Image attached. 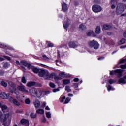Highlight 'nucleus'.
<instances>
[{
  "instance_id": "ddd939ff",
  "label": "nucleus",
  "mask_w": 126,
  "mask_h": 126,
  "mask_svg": "<svg viewBox=\"0 0 126 126\" xmlns=\"http://www.w3.org/2000/svg\"><path fill=\"white\" fill-rule=\"evenodd\" d=\"M18 89L20 90V91H22V92H25L26 93H28V90H26L25 86L23 85H20L18 87Z\"/></svg>"
},
{
  "instance_id": "864d4df0",
  "label": "nucleus",
  "mask_w": 126,
  "mask_h": 126,
  "mask_svg": "<svg viewBox=\"0 0 126 126\" xmlns=\"http://www.w3.org/2000/svg\"><path fill=\"white\" fill-rule=\"evenodd\" d=\"M53 92H57V91H60V89L57 88V89H54L53 90Z\"/></svg>"
},
{
  "instance_id": "7c9ffc66",
  "label": "nucleus",
  "mask_w": 126,
  "mask_h": 126,
  "mask_svg": "<svg viewBox=\"0 0 126 126\" xmlns=\"http://www.w3.org/2000/svg\"><path fill=\"white\" fill-rule=\"evenodd\" d=\"M79 29L81 30H85V29H86V26L83 24H81L79 25Z\"/></svg>"
},
{
  "instance_id": "f8f14e48",
  "label": "nucleus",
  "mask_w": 126,
  "mask_h": 126,
  "mask_svg": "<svg viewBox=\"0 0 126 126\" xmlns=\"http://www.w3.org/2000/svg\"><path fill=\"white\" fill-rule=\"evenodd\" d=\"M20 63L24 65V66H27L29 69H30V67H31V64L27 63L26 61L22 60L20 62Z\"/></svg>"
},
{
  "instance_id": "13d9d810",
  "label": "nucleus",
  "mask_w": 126,
  "mask_h": 126,
  "mask_svg": "<svg viewBox=\"0 0 126 126\" xmlns=\"http://www.w3.org/2000/svg\"><path fill=\"white\" fill-rule=\"evenodd\" d=\"M68 97H73V94L70 93L68 94Z\"/></svg>"
},
{
  "instance_id": "393cba45",
  "label": "nucleus",
  "mask_w": 126,
  "mask_h": 126,
  "mask_svg": "<svg viewBox=\"0 0 126 126\" xmlns=\"http://www.w3.org/2000/svg\"><path fill=\"white\" fill-rule=\"evenodd\" d=\"M103 28L105 30H109V29L112 28V26L110 25L105 24L103 25Z\"/></svg>"
},
{
  "instance_id": "c03bdc74",
  "label": "nucleus",
  "mask_w": 126,
  "mask_h": 126,
  "mask_svg": "<svg viewBox=\"0 0 126 126\" xmlns=\"http://www.w3.org/2000/svg\"><path fill=\"white\" fill-rule=\"evenodd\" d=\"M115 82H116V80H113V79H110L109 80V83L110 84H113V83H115Z\"/></svg>"
},
{
  "instance_id": "09e8293b",
  "label": "nucleus",
  "mask_w": 126,
  "mask_h": 126,
  "mask_svg": "<svg viewBox=\"0 0 126 126\" xmlns=\"http://www.w3.org/2000/svg\"><path fill=\"white\" fill-rule=\"evenodd\" d=\"M122 69H126V63L125 65H122L120 66Z\"/></svg>"
},
{
  "instance_id": "412c9836",
  "label": "nucleus",
  "mask_w": 126,
  "mask_h": 126,
  "mask_svg": "<svg viewBox=\"0 0 126 126\" xmlns=\"http://www.w3.org/2000/svg\"><path fill=\"white\" fill-rule=\"evenodd\" d=\"M3 67H4V68H5L6 69H7V68H8V67L10 66V64L8 62H3Z\"/></svg>"
},
{
  "instance_id": "9b49d317",
  "label": "nucleus",
  "mask_w": 126,
  "mask_h": 126,
  "mask_svg": "<svg viewBox=\"0 0 126 126\" xmlns=\"http://www.w3.org/2000/svg\"><path fill=\"white\" fill-rule=\"evenodd\" d=\"M68 46L70 48H73V49L77 48L78 46V44L76 41L70 42L68 43Z\"/></svg>"
},
{
  "instance_id": "774afa93",
  "label": "nucleus",
  "mask_w": 126,
  "mask_h": 126,
  "mask_svg": "<svg viewBox=\"0 0 126 126\" xmlns=\"http://www.w3.org/2000/svg\"><path fill=\"white\" fill-rule=\"evenodd\" d=\"M45 110H47V111H50V108L49 107V106H46V107L45 108Z\"/></svg>"
},
{
  "instance_id": "79ce46f5",
  "label": "nucleus",
  "mask_w": 126,
  "mask_h": 126,
  "mask_svg": "<svg viewBox=\"0 0 126 126\" xmlns=\"http://www.w3.org/2000/svg\"><path fill=\"white\" fill-rule=\"evenodd\" d=\"M93 33V32L91 31H89L88 32H87V36H90L92 35Z\"/></svg>"
},
{
  "instance_id": "6e6d98bb",
  "label": "nucleus",
  "mask_w": 126,
  "mask_h": 126,
  "mask_svg": "<svg viewBox=\"0 0 126 126\" xmlns=\"http://www.w3.org/2000/svg\"><path fill=\"white\" fill-rule=\"evenodd\" d=\"M123 36L126 39V30L123 33Z\"/></svg>"
},
{
  "instance_id": "6ab92c4d",
  "label": "nucleus",
  "mask_w": 126,
  "mask_h": 126,
  "mask_svg": "<svg viewBox=\"0 0 126 126\" xmlns=\"http://www.w3.org/2000/svg\"><path fill=\"white\" fill-rule=\"evenodd\" d=\"M1 109L2 112H3L4 113H7V112H8L9 111V109L8 107H7V106L5 105H3Z\"/></svg>"
},
{
  "instance_id": "4468645a",
  "label": "nucleus",
  "mask_w": 126,
  "mask_h": 126,
  "mask_svg": "<svg viewBox=\"0 0 126 126\" xmlns=\"http://www.w3.org/2000/svg\"><path fill=\"white\" fill-rule=\"evenodd\" d=\"M62 10L63 12H66L67 10H68V7L67 6V4L65 3H63L62 4Z\"/></svg>"
},
{
  "instance_id": "2eb2a0df",
  "label": "nucleus",
  "mask_w": 126,
  "mask_h": 126,
  "mask_svg": "<svg viewBox=\"0 0 126 126\" xmlns=\"http://www.w3.org/2000/svg\"><path fill=\"white\" fill-rule=\"evenodd\" d=\"M119 84H126V76H125L123 78H120L118 80Z\"/></svg>"
},
{
  "instance_id": "c9c22d12",
  "label": "nucleus",
  "mask_w": 126,
  "mask_h": 126,
  "mask_svg": "<svg viewBox=\"0 0 126 126\" xmlns=\"http://www.w3.org/2000/svg\"><path fill=\"white\" fill-rule=\"evenodd\" d=\"M31 101L30 100V99L27 98L25 99V103L27 104V105L30 104Z\"/></svg>"
},
{
  "instance_id": "0eeeda50",
  "label": "nucleus",
  "mask_w": 126,
  "mask_h": 126,
  "mask_svg": "<svg viewBox=\"0 0 126 126\" xmlns=\"http://www.w3.org/2000/svg\"><path fill=\"white\" fill-rule=\"evenodd\" d=\"M10 95V94H6L4 92H2L0 94V98H1V99H3V100H6V99H9V98H10V97H9V96Z\"/></svg>"
},
{
  "instance_id": "f03ea898",
  "label": "nucleus",
  "mask_w": 126,
  "mask_h": 126,
  "mask_svg": "<svg viewBox=\"0 0 126 126\" xmlns=\"http://www.w3.org/2000/svg\"><path fill=\"white\" fill-rule=\"evenodd\" d=\"M39 75L40 77H44L45 79H50V78L53 77V76L49 74L47 70L43 69L39 70Z\"/></svg>"
},
{
  "instance_id": "37998d69",
  "label": "nucleus",
  "mask_w": 126,
  "mask_h": 126,
  "mask_svg": "<svg viewBox=\"0 0 126 126\" xmlns=\"http://www.w3.org/2000/svg\"><path fill=\"white\" fill-rule=\"evenodd\" d=\"M70 101V98L67 97L65 100L64 104H68Z\"/></svg>"
},
{
  "instance_id": "ea45409f",
  "label": "nucleus",
  "mask_w": 126,
  "mask_h": 126,
  "mask_svg": "<svg viewBox=\"0 0 126 126\" xmlns=\"http://www.w3.org/2000/svg\"><path fill=\"white\" fill-rule=\"evenodd\" d=\"M44 60H45V61H50V58H49L48 57H47V55H44L42 56Z\"/></svg>"
},
{
  "instance_id": "a211bd4d",
  "label": "nucleus",
  "mask_w": 126,
  "mask_h": 126,
  "mask_svg": "<svg viewBox=\"0 0 126 126\" xmlns=\"http://www.w3.org/2000/svg\"><path fill=\"white\" fill-rule=\"evenodd\" d=\"M20 122L22 125H26V126H29V121L28 120L23 119L21 120Z\"/></svg>"
},
{
  "instance_id": "3c124183",
  "label": "nucleus",
  "mask_w": 126,
  "mask_h": 126,
  "mask_svg": "<svg viewBox=\"0 0 126 126\" xmlns=\"http://www.w3.org/2000/svg\"><path fill=\"white\" fill-rule=\"evenodd\" d=\"M3 58H5V59H6L7 60H8V61H10V60H11L10 57H9L8 56H3Z\"/></svg>"
},
{
  "instance_id": "bf43d9fd",
  "label": "nucleus",
  "mask_w": 126,
  "mask_h": 126,
  "mask_svg": "<svg viewBox=\"0 0 126 126\" xmlns=\"http://www.w3.org/2000/svg\"><path fill=\"white\" fill-rule=\"evenodd\" d=\"M125 48H126V45H122L120 46V49H125Z\"/></svg>"
},
{
  "instance_id": "aec40b11",
  "label": "nucleus",
  "mask_w": 126,
  "mask_h": 126,
  "mask_svg": "<svg viewBox=\"0 0 126 126\" xmlns=\"http://www.w3.org/2000/svg\"><path fill=\"white\" fill-rule=\"evenodd\" d=\"M69 26V22H68V20L66 19V21H65L63 23V27L64 29L67 30V28Z\"/></svg>"
},
{
  "instance_id": "58836bf2",
  "label": "nucleus",
  "mask_w": 126,
  "mask_h": 126,
  "mask_svg": "<svg viewBox=\"0 0 126 126\" xmlns=\"http://www.w3.org/2000/svg\"><path fill=\"white\" fill-rule=\"evenodd\" d=\"M46 43H47L49 47H53L54 46V44L51 43L50 41H46Z\"/></svg>"
},
{
  "instance_id": "e2e57ef3",
  "label": "nucleus",
  "mask_w": 126,
  "mask_h": 126,
  "mask_svg": "<svg viewBox=\"0 0 126 126\" xmlns=\"http://www.w3.org/2000/svg\"><path fill=\"white\" fill-rule=\"evenodd\" d=\"M78 4H79V3H78V1H75V2H74L75 5L77 6V5H78Z\"/></svg>"
},
{
  "instance_id": "6e6552de",
  "label": "nucleus",
  "mask_w": 126,
  "mask_h": 126,
  "mask_svg": "<svg viewBox=\"0 0 126 126\" xmlns=\"http://www.w3.org/2000/svg\"><path fill=\"white\" fill-rule=\"evenodd\" d=\"M42 94L43 93L42 90H41L40 89H37L36 91L35 92V94L34 95V98H38L39 99H41Z\"/></svg>"
},
{
  "instance_id": "b1692460",
  "label": "nucleus",
  "mask_w": 126,
  "mask_h": 126,
  "mask_svg": "<svg viewBox=\"0 0 126 126\" xmlns=\"http://www.w3.org/2000/svg\"><path fill=\"white\" fill-rule=\"evenodd\" d=\"M9 85L12 87V90H14L15 89V84H14V82L10 81L9 82Z\"/></svg>"
},
{
  "instance_id": "4d7b16f0",
  "label": "nucleus",
  "mask_w": 126,
  "mask_h": 126,
  "mask_svg": "<svg viewBox=\"0 0 126 126\" xmlns=\"http://www.w3.org/2000/svg\"><path fill=\"white\" fill-rule=\"evenodd\" d=\"M105 59V57H101L98 58V61H101V60H104Z\"/></svg>"
},
{
  "instance_id": "603ef678",
  "label": "nucleus",
  "mask_w": 126,
  "mask_h": 126,
  "mask_svg": "<svg viewBox=\"0 0 126 126\" xmlns=\"http://www.w3.org/2000/svg\"><path fill=\"white\" fill-rule=\"evenodd\" d=\"M73 81H74V82H78V81H79V79L77 78H74Z\"/></svg>"
},
{
  "instance_id": "a18cd8bd",
  "label": "nucleus",
  "mask_w": 126,
  "mask_h": 126,
  "mask_svg": "<svg viewBox=\"0 0 126 126\" xmlns=\"http://www.w3.org/2000/svg\"><path fill=\"white\" fill-rule=\"evenodd\" d=\"M49 86H50V87H52V88H55V87H56V85H55L52 82H50L49 83Z\"/></svg>"
},
{
  "instance_id": "bb28decb",
  "label": "nucleus",
  "mask_w": 126,
  "mask_h": 126,
  "mask_svg": "<svg viewBox=\"0 0 126 126\" xmlns=\"http://www.w3.org/2000/svg\"><path fill=\"white\" fill-rule=\"evenodd\" d=\"M59 76L60 77H63V78H64V77H66V76H67V75L65 74V73L64 72H61L59 74Z\"/></svg>"
},
{
  "instance_id": "f3484780",
  "label": "nucleus",
  "mask_w": 126,
  "mask_h": 126,
  "mask_svg": "<svg viewBox=\"0 0 126 126\" xmlns=\"http://www.w3.org/2000/svg\"><path fill=\"white\" fill-rule=\"evenodd\" d=\"M36 91H37V89L36 88H32L30 89V93L32 96V97H34L36 94Z\"/></svg>"
},
{
  "instance_id": "69168bd1",
  "label": "nucleus",
  "mask_w": 126,
  "mask_h": 126,
  "mask_svg": "<svg viewBox=\"0 0 126 126\" xmlns=\"http://www.w3.org/2000/svg\"><path fill=\"white\" fill-rule=\"evenodd\" d=\"M16 63L17 64V65H19V64H20V63L18 61H16Z\"/></svg>"
},
{
  "instance_id": "5701e85b",
  "label": "nucleus",
  "mask_w": 126,
  "mask_h": 126,
  "mask_svg": "<svg viewBox=\"0 0 126 126\" xmlns=\"http://www.w3.org/2000/svg\"><path fill=\"white\" fill-rule=\"evenodd\" d=\"M0 48H6V47H7V49H8L9 50H13V48H12V47H10V46H7L6 45H5V44H0Z\"/></svg>"
},
{
  "instance_id": "680f3d73",
  "label": "nucleus",
  "mask_w": 126,
  "mask_h": 126,
  "mask_svg": "<svg viewBox=\"0 0 126 126\" xmlns=\"http://www.w3.org/2000/svg\"><path fill=\"white\" fill-rule=\"evenodd\" d=\"M74 85L76 88H77V87H78V84L77 83H74Z\"/></svg>"
},
{
  "instance_id": "338daca9",
  "label": "nucleus",
  "mask_w": 126,
  "mask_h": 126,
  "mask_svg": "<svg viewBox=\"0 0 126 126\" xmlns=\"http://www.w3.org/2000/svg\"><path fill=\"white\" fill-rule=\"evenodd\" d=\"M2 61H4V59L2 57H0V62H2Z\"/></svg>"
},
{
  "instance_id": "a19ab883",
  "label": "nucleus",
  "mask_w": 126,
  "mask_h": 126,
  "mask_svg": "<svg viewBox=\"0 0 126 126\" xmlns=\"http://www.w3.org/2000/svg\"><path fill=\"white\" fill-rule=\"evenodd\" d=\"M65 90H66L67 92H70L71 91V89H70V87L66 86L65 87Z\"/></svg>"
},
{
  "instance_id": "5fc2aeb1",
  "label": "nucleus",
  "mask_w": 126,
  "mask_h": 126,
  "mask_svg": "<svg viewBox=\"0 0 126 126\" xmlns=\"http://www.w3.org/2000/svg\"><path fill=\"white\" fill-rule=\"evenodd\" d=\"M55 79L56 80H61L62 79V78L60 77H55Z\"/></svg>"
},
{
  "instance_id": "20e7f679",
  "label": "nucleus",
  "mask_w": 126,
  "mask_h": 126,
  "mask_svg": "<svg viewBox=\"0 0 126 126\" xmlns=\"http://www.w3.org/2000/svg\"><path fill=\"white\" fill-rule=\"evenodd\" d=\"M88 45L89 48H93L94 50H98L100 47L99 43L94 40L89 41L88 43Z\"/></svg>"
},
{
  "instance_id": "8fccbe9b",
  "label": "nucleus",
  "mask_w": 126,
  "mask_h": 126,
  "mask_svg": "<svg viewBox=\"0 0 126 126\" xmlns=\"http://www.w3.org/2000/svg\"><path fill=\"white\" fill-rule=\"evenodd\" d=\"M42 122L43 123H46V122H47V119H46V117H45V116L43 117Z\"/></svg>"
},
{
  "instance_id": "de8ad7c7",
  "label": "nucleus",
  "mask_w": 126,
  "mask_h": 126,
  "mask_svg": "<svg viewBox=\"0 0 126 126\" xmlns=\"http://www.w3.org/2000/svg\"><path fill=\"white\" fill-rule=\"evenodd\" d=\"M22 82H23V83H26V79H25V77L22 78Z\"/></svg>"
},
{
  "instance_id": "0e129e2a",
  "label": "nucleus",
  "mask_w": 126,
  "mask_h": 126,
  "mask_svg": "<svg viewBox=\"0 0 126 126\" xmlns=\"http://www.w3.org/2000/svg\"><path fill=\"white\" fill-rule=\"evenodd\" d=\"M17 113H18L19 114H21L22 113V110H17Z\"/></svg>"
},
{
  "instance_id": "f704fd0d",
  "label": "nucleus",
  "mask_w": 126,
  "mask_h": 126,
  "mask_svg": "<svg viewBox=\"0 0 126 126\" xmlns=\"http://www.w3.org/2000/svg\"><path fill=\"white\" fill-rule=\"evenodd\" d=\"M30 117L32 119H35V118H36V117H37V115H36V114H35L34 113H32L30 114Z\"/></svg>"
},
{
  "instance_id": "2f4dec72",
  "label": "nucleus",
  "mask_w": 126,
  "mask_h": 126,
  "mask_svg": "<svg viewBox=\"0 0 126 126\" xmlns=\"http://www.w3.org/2000/svg\"><path fill=\"white\" fill-rule=\"evenodd\" d=\"M0 84L2 86H4V87H6L7 86V83L5 82L4 81H1Z\"/></svg>"
},
{
  "instance_id": "7ed1b4c3",
  "label": "nucleus",
  "mask_w": 126,
  "mask_h": 126,
  "mask_svg": "<svg viewBox=\"0 0 126 126\" xmlns=\"http://www.w3.org/2000/svg\"><path fill=\"white\" fill-rule=\"evenodd\" d=\"M125 4L122 3H119L116 8V12L117 15H120L125 11Z\"/></svg>"
},
{
  "instance_id": "f257e3e1",
  "label": "nucleus",
  "mask_w": 126,
  "mask_h": 126,
  "mask_svg": "<svg viewBox=\"0 0 126 126\" xmlns=\"http://www.w3.org/2000/svg\"><path fill=\"white\" fill-rule=\"evenodd\" d=\"M0 120L3 122V125L5 126H8L10 125L11 117L9 113L4 115H1L0 116Z\"/></svg>"
},
{
  "instance_id": "9d476101",
  "label": "nucleus",
  "mask_w": 126,
  "mask_h": 126,
  "mask_svg": "<svg viewBox=\"0 0 126 126\" xmlns=\"http://www.w3.org/2000/svg\"><path fill=\"white\" fill-rule=\"evenodd\" d=\"M9 100L11 103H13V104L14 105H15L16 106H20V103H19V102H18V101H17L16 99L13 98V97H10L9 98Z\"/></svg>"
},
{
  "instance_id": "72a5a7b5",
  "label": "nucleus",
  "mask_w": 126,
  "mask_h": 126,
  "mask_svg": "<svg viewBox=\"0 0 126 126\" xmlns=\"http://www.w3.org/2000/svg\"><path fill=\"white\" fill-rule=\"evenodd\" d=\"M63 84H68L70 82V81L68 79H64L63 80Z\"/></svg>"
},
{
  "instance_id": "e433bc0d",
  "label": "nucleus",
  "mask_w": 126,
  "mask_h": 126,
  "mask_svg": "<svg viewBox=\"0 0 126 126\" xmlns=\"http://www.w3.org/2000/svg\"><path fill=\"white\" fill-rule=\"evenodd\" d=\"M46 117L48 118V119H50V118H52V114H51V112H48L46 113Z\"/></svg>"
},
{
  "instance_id": "4c0bfd02",
  "label": "nucleus",
  "mask_w": 126,
  "mask_h": 126,
  "mask_svg": "<svg viewBox=\"0 0 126 126\" xmlns=\"http://www.w3.org/2000/svg\"><path fill=\"white\" fill-rule=\"evenodd\" d=\"M93 2L94 4H100V3H101V1L100 0H94Z\"/></svg>"
},
{
  "instance_id": "4be33fe9",
  "label": "nucleus",
  "mask_w": 126,
  "mask_h": 126,
  "mask_svg": "<svg viewBox=\"0 0 126 126\" xmlns=\"http://www.w3.org/2000/svg\"><path fill=\"white\" fill-rule=\"evenodd\" d=\"M34 104V106H35V108H39V107H40V106L41 105L40 101L38 99L35 100Z\"/></svg>"
},
{
  "instance_id": "39448f33",
  "label": "nucleus",
  "mask_w": 126,
  "mask_h": 126,
  "mask_svg": "<svg viewBox=\"0 0 126 126\" xmlns=\"http://www.w3.org/2000/svg\"><path fill=\"white\" fill-rule=\"evenodd\" d=\"M92 10L95 13L102 11V7L99 5L95 4L92 6Z\"/></svg>"
},
{
  "instance_id": "a878e982",
  "label": "nucleus",
  "mask_w": 126,
  "mask_h": 126,
  "mask_svg": "<svg viewBox=\"0 0 126 126\" xmlns=\"http://www.w3.org/2000/svg\"><path fill=\"white\" fill-rule=\"evenodd\" d=\"M95 33L96 34H100V33H101V27L100 26H97L96 28Z\"/></svg>"
},
{
  "instance_id": "c756f323",
  "label": "nucleus",
  "mask_w": 126,
  "mask_h": 126,
  "mask_svg": "<svg viewBox=\"0 0 126 126\" xmlns=\"http://www.w3.org/2000/svg\"><path fill=\"white\" fill-rule=\"evenodd\" d=\"M126 43V39L125 38H122L119 42V45H123V44H125Z\"/></svg>"
},
{
  "instance_id": "052dcab7",
  "label": "nucleus",
  "mask_w": 126,
  "mask_h": 126,
  "mask_svg": "<svg viewBox=\"0 0 126 126\" xmlns=\"http://www.w3.org/2000/svg\"><path fill=\"white\" fill-rule=\"evenodd\" d=\"M46 102H43L42 104V107L43 108H45L46 107Z\"/></svg>"
},
{
  "instance_id": "dca6fc26",
  "label": "nucleus",
  "mask_w": 126,
  "mask_h": 126,
  "mask_svg": "<svg viewBox=\"0 0 126 126\" xmlns=\"http://www.w3.org/2000/svg\"><path fill=\"white\" fill-rule=\"evenodd\" d=\"M30 69H32L33 72L34 73H39L40 70L39 68L33 66H31Z\"/></svg>"
},
{
  "instance_id": "473e14b6",
  "label": "nucleus",
  "mask_w": 126,
  "mask_h": 126,
  "mask_svg": "<svg viewBox=\"0 0 126 126\" xmlns=\"http://www.w3.org/2000/svg\"><path fill=\"white\" fill-rule=\"evenodd\" d=\"M106 87L107 88L108 91H110L111 90H114L115 88L112 87L111 85L106 86Z\"/></svg>"
},
{
  "instance_id": "c85d7f7f",
  "label": "nucleus",
  "mask_w": 126,
  "mask_h": 126,
  "mask_svg": "<svg viewBox=\"0 0 126 126\" xmlns=\"http://www.w3.org/2000/svg\"><path fill=\"white\" fill-rule=\"evenodd\" d=\"M37 114H39L40 115H43L44 113V109H39L36 111Z\"/></svg>"
},
{
  "instance_id": "49530a36",
  "label": "nucleus",
  "mask_w": 126,
  "mask_h": 126,
  "mask_svg": "<svg viewBox=\"0 0 126 126\" xmlns=\"http://www.w3.org/2000/svg\"><path fill=\"white\" fill-rule=\"evenodd\" d=\"M126 58L125 59L121 60L119 62V63L122 64L124 63H126Z\"/></svg>"
},
{
  "instance_id": "423d86ee",
  "label": "nucleus",
  "mask_w": 126,
  "mask_h": 126,
  "mask_svg": "<svg viewBox=\"0 0 126 126\" xmlns=\"http://www.w3.org/2000/svg\"><path fill=\"white\" fill-rule=\"evenodd\" d=\"M115 73H118V77H121L123 74V70L121 69H117L114 71H110V75H114Z\"/></svg>"
},
{
  "instance_id": "cd10ccee",
  "label": "nucleus",
  "mask_w": 126,
  "mask_h": 126,
  "mask_svg": "<svg viewBox=\"0 0 126 126\" xmlns=\"http://www.w3.org/2000/svg\"><path fill=\"white\" fill-rule=\"evenodd\" d=\"M36 84V83L35 82H30L27 83V86L28 87H31V86H34Z\"/></svg>"
},
{
  "instance_id": "1a4fd4ad",
  "label": "nucleus",
  "mask_w": 126,
  "mask_h": 126,
  "mask_svg": "<svg viewBox=\"0 0 126 126\" xmlns=\"http://www.w3.org/2000/svg\"><path fill=\"white\" fill-rule=\"evenodd\" d=\"M120 1V0H111L110 4L112 9H115L116 8V4Z\"/></svg>"
}]
</instances>
